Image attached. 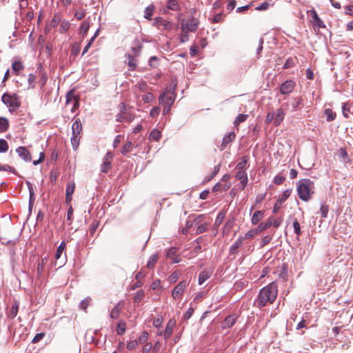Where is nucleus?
I'll list each match as a JSON object with an SVG mask.
<instances>
[{"instance_id":"nucleus-1","label":"nucleus","mask_w":353,"mask_h":353,"mask_svg":"<svg viewBox=\"0 0 353 353\" xmlns=\"http://www.w3.org/2000/svg\"><path fill=\"white\" fill-rule=\"evenodd\" d=\"M278 294V286L276 282H272L263 287L259 292L254 305L261 308L268 304H272L276 299Z\"/></svg>"},{"instance_id":"nucleus-2","label":"nucleus","mask_w":353,"mask_h":353,"mask_svg":"<svg viewBox=\"0 0 353 353\" xmlns=\"http://www.w3.org/2000/svg\"><path fill=\"white\" fill-rule=\"evenodd\" d=\"M299 197L303 201H309L314 193V183L308 179H302L296 183Z\"/></svg>"},{"instance_id":"nucleus-3","label":"nucleus","mask_w":353,"mask_h":353,"mask_svg":"<svg viewBox=\"0 0 353 353\" xmlns=\"http://www.w3.org/2000/svg\"><path fill=\"white\" fill-rule=\"evenodd\" d=\"M2 102L9 107L10 112L19 108L20 102L17 94H3L1 97Z\"/></svg>"},{"instance_id":"nucleus-4","label":"nucleus","mask_w":353,"mask_h":353,"mask_svg":"<svg viewBox=\"0 0 353 353\" xmlns=\"http://www.w3.org/2000/svg\"><path fill=\"white\" fill-rule=\"evenodd\" d=\"M174 90L175 87L166 89L159 98V104L172 105L175 100Z\"/></svg>"},{"instance_id":"nucleus-5","label":"nucleus","mask_w":353,"mask_h":353,"mask_svg":"<svg viewBox=\"0 0 353 353\" xmlns=\"http://www.w3.org/2000/svg\"><path fill=\"white\" fill-rule=\"evenodd\" d=\"M199 25V20L193 17L190 19H183L181 23V28L183 30L194 32L197 30Z\"/></svg>"},{"instance_id":"nucleus-6","label":"nucleus","mask_w":353,"mask_h":353,"mask_svg":"<svg viewBox=\"0 0 353 353\" xmlns=\"http://www.w3.org/2000/svg\"><path fill=\"white\" fill-rule=\"evenodd\" d=\"M188 286V282L186 281H181L174 288L172 292V296L174 299H181L185 289Z\"/></svg>"},{"instance_id":"nucleus-7","label":"nucleus","mask_w":353,"mask_h":353,"mask_svg":"<svg viewBox=\"0 0 353 353\" xmlns=\"http://www.w3.org/2000/svg\"><path fill=\"white\" fill-rule=\"evenodd\" d=\"M296 83L292 80H288L283 82L280 87V92L282 94H289L294 89Z\"/></svg>"},{"instance_id":"nucleus-8","label":"nucleus","mask_w":353,"mask_h":353,"mask_svg":"<svg viewBox=\"0 0 353 353\" xmlns=\"http://www.w3.org/2000/svg\"><path fill=\"white\" fill-rule=\"evenodd\" d=\"M16 152L19 157L25 161H30L32 159L31 154L26 147H18L16 149Z\"/></svg>"},{"instance_id":"nucleus-9","label":"nucleus","mask_w":353,"mask_h":353,"mask_svg":"<svg viewBox=\"0 0 353 353\" xmlns=\"http://www.w3.org/2000/svg\"><path fill=\"white\" fill-rule=\"evenodd\" d=\"M237 317L235 314L227 316L223 322L222 327L223 329L230 328L236 322Z\"/></svg>"},{"instance_id":"nucleus-10","label":"nucleus","mask_w":353,"mask_h":353,"mask_svg":"<svg viewBox=\"0 0 353 353\" xmlns=\"http://www.w3.org/2000/svg\"><path fill=\"white\" fill-rule=\"evenodd\" d=\"M175 324L176 321L174 319H170L167 323L165 330L163 333V336L165 339H169L172 336Z\"/></svg>"},{"instance_id":"nucleus-11","label":"nucleus","mask_w":353,"mask_h":353,"mask_svg":"<svg viewBox=\"0 0 353 353\" xmlns=\"http://www.w3.org/2000/svg\"><path fill=\"white\" fill-rule=\"evenodd\" d=\"M310 12L311 16L312 18V23L319 27V28H323L325 27L323 21L319 17L316 12L315 10L312 9L311 10L307 11V13Z\"/></svg>"},{"instance_id":"nucleus-12","label":"nucleus","mask_w":353,"mask_h":353,"mask_svg":"<svg viewBox=\"0 0 353 353\" xmlns=\"http://www.w3.org/2000/svg\"><path fill=\"white\" fill-rule=\"evenodd\" d=\"M166 256L168 259L172 260V262L174 263H179L181 261L179 256L176 254V249L175 248L169 249L166 252Z\"/></svg>"},{"instance_id":"nucleus-13","label":"nucleus","mask_w":353,"mask_h":353,"mask_svg":"<svg viewBox=\"0 0 353 353\" xmlns=\"http://www.w3.org/2000/svg\"><path fill=\"white\" fill-rule=\"evenodd\" d=\"M212 270L211 269H205L203 270L199 275V284L202 285L212 275Z\"/></svg>"},{"instance_id":"nucleus-14","label":"nucleus","mask_w":353,"mask_h":353,"mask_svg":"<svg viewBox=\"0 0 353 353\" xmlns=\"http://www.w3.org/2000/svg\"><path fill=\"white\" fill-rule=\"evenodd\" d=\"M75 190V184L74 183H69L67 185L65 190V201L69 203L72 201V195L74 193Z\"/></svg>"},{"instance_id":"nucleus-15","label":"nucleus","mask_w":353,"mask_h":353,"mask_svg":"<svg viewBox=\"0 0 353 353\" xmlns=\"http://www.w3.org/2000/svg\"><path fill=\"white\" fill-rule=\"evenodd\" d=\"M235 137H236V135H235L234 132H230L228 134H226L223 138L221 149L223 150L227 146L228 144L232 142L234 140Z\"/></svg>"},{"instance_id":"nucleus-16","label":"nucleus","mask_w":353,"mask_h":353,"mask_svg":"<svg viewBox=\"0 0 353 353\" xmlns=\"http://www.w3.org/2000/svg\"><path fill=\"white\" fill-rule=\"evenodd\" d=\"M274 125L278 126L283 121L285 117V112L282 108L276 110V114H274Z\"/></svg>"},{"instance_id":"nucleus-17","label":"nucleus","mask_w":353,"mask_h":353,"mask_svg":"<svg viewBox=\"0 0 353 353\" xmlns=\"http://www.w3.org/2000/svg\"><path fill=\"white\" fill-rule=\"evenodd\" d=\"M72 134H80L82 130V125L80 119H76L72 125Z\"/></svg>"},{"instance_id":"nucleus-18","label":"nucleus","mask_w":353,"mask_h":353,"mask_svg":"<svg viewBox=\"0 0 353 353\" xmlns=\"http://www.w3.org/2000/svg\"><path fill=\"white\" fill-rule=\"evenodd\" d=\"M243 241V238L242 236H239L238 239L230 248V252L231 254H236L239 248L242 245Z\"/></svg>"},{"instance_id":"nucleus-19","label":"nucleus","mask_w":353,"mask_h":353,"mask_svg":"<svg viewBox=\"0 0 353 353\" xmlns=\"http://www.w3.org/2000/svg\"><path fill=\"white\" fill-rule=\"evenodd\" d=\"M272 216L269 217L267 222L261 223L256 228V232L261 233V232L267 230L272 226Z\"/></svg>"},{"instance_id":"nucleus-20","label":"nucleus","mask_w":353,"mask_h":353,"mask_svg":"<svg viewBox=\"0 0 353 353\" xmlns=\"http://www.w3.org/2000/svg\"><path fill=\"white\" fill-rule=\"evenodd\" d=\"M126 62L130 70H134L136 69L137 65V61L132 55H127Z\"/></svg>"},{"instance_id":"nucleus-21","label":"nucleus","mask_w":353,"mask_h":353,"mask_svg":"<svg viewBox=\"0 0 353 353\" xmlns=\"http://www.w3.org/2000/svg\"><path fill=\"white\" fill-rule=\"evenodd\" d=\"M263 217V212L261 210L256 211L251 219V222L253 225H256Z\"/></svg>"},{"instance_id":"nucleus-22","label":"nucleus","mask_w":353,"mask_h":353,"mask_svg":"<svg viewBox=\"0 0 353 353\" xmlns=\"http://www.w3.org/2000/svg\"><path fill=\"white\" fill-rule=\"evenodd\" d=\"M126 330V323L123 320H119L117 325L116 332L118 335H123Z\"/></svg>"},{"instance_id":"nucleus-23","label":"nucleus","mask_w":353,"mask_h":353,"mask_svg":"<svg viewBox=\"0 0 353 353\" xmlns=\"http://www.w3.org/2000/svg\"><path fill=\"white\" fill-rule=\"evenodd\" d=\"M159 259V256L157 254H152L148 259L146 266L149 269H152L154 268L156 263Z\"/></svg>"},{"instance_id":"nucleus-24","label":"nucleus","mask_w":353,"mask_h":353,"mask_svg":"<svg viewBox=\"0 0 353 353\" xmlns=\"http://www.w3.org/2000/svg\"><path fill=\"white\" fill-rule=\"evenodd\" d=\"M9 128L8 120L3 117H0V133L5 132Z\"/></svg>"},{"instance_id":"nucleus-25","label":"nucleus","mask_w":353,"mask_h":353,"mask_svg":"<svg viewBox=\"0 0 353 353\" xmlns=\"http://www.w3.org/2000/svg\"><path fill=\"white\" fill-rule=\"evenodd\" d=\"M161 138V132L157 129H154L149 135V139L151 141H158Z\"/></svg>"},{"instance_id":"nucleus-26","label":"nucleus","mask_w":353,"mask_h":353,"mask_svg":"<svg viewBox=\"0 0 353 353\" xmlns=\"http://www.w3.org/2000/svg\"><path fill=\"white\" fill-rule=\"evenodd\" d=\"M167 8L170 10L176 11L180 9V6L176 0H169L167 2Z\"/></svg>"},{"instance_id":"nucleus-27","label":"nucleus","mask_w":353,"mask_h":353,"mask_svg":"<svg viewBox=\"0 0 353 353\" xmlns=\"http://www.w3.org/2000/svg\"><path fill=\"white\" fill-rule=\"evenodd\" d=\"M70 23L68 20H63L60 23L59 32L63 34L66 32L70 28Z\"/></svg>"},{"instance_id":"nucleus-28","label":"nucleus","mask_w":353,"mask_h":353,"mask_svg":"<svg viewBox=\"0 0 353 353\" xmlns=\"http://www.w3.org/2000/svg\"><path fill=\"white\" fill-rule=\"evenodd\" d=\"M292 190L290 189L285 190L283 191V194L279 197L278 203H280V205H282L283 202H285L290 196Z\"/></svg>"},{"instance_id":"nucleus-29","label":"nucleus","mask_w":353,"mask_h":353,"mask_svg":"<svg viewBox=\"0 0 353 353\" xmlns=\"http://www.w3.org/2000/svg\"><path fill=\"white\" fill-rule=\"evenodd\" d=\"M225 214H226L225 212H223V211H221L218 214V215L215 219V221H214L215 227H219L223 223V221L225 217Z\"/></svg>"},{"instance_id":"nucleus-30","label":"nucleus","mask_w":353,"mask_h":353,"mask_svg":"<svg viewBox=\"0 0 353 353\" xmlns=\"http://www.w3.org/2000/svg\"><path fill=\"white\" fill-rule=\"evenodd\" d=\"M351 110V105L349 102L343 103L342 105V112L345 118L349 117V113Z\"/></svg>"},{"instance_id":"nucleus-31","label":"nucleus","mask_w":353,"mask_h":353,"mask_svg":"<svg viewBox=\"0 0 353 353\" xmlns=\"http://www.w3.org/2000/svg\"><path fill=\"white\" fill-rule=\"evenodd\" d=\"M65 246H66L65 243L64 241H62L60 243V245H59V247L57 248L56 254H55V259L57 260L60 259L61 254H63V252L65 248Z\"/></svg>"},{"instance_id":"nucleus-32","label":"nucleus","mask_w":353,"mask_h":353,"mask_svg":"<svg viewBox=\"0 0 353 353\" xmlns=\"http://www.w3.org/2000/svg\"><path fill=\"white\" fill-rule=\"evenodd\" d=\"M248 157H243L242 158V160L238 163V164L236 165V170H246V165H247V163H248Z\"/></svg>"},{"instance_id":"nucleus-33","label":"nucleus","mask_w":353,"mask_h":353,"mask_svg":"<svg viewBox=\"0 0 353 353\" xmlns=\"http://www.w3.org/2000/svg\"><path fill=\"white\" fill-rule=\"evenodd\" d=\"M325 114L326 115V120L327 121H334L336 118V113L334 112L331 109L327 108L325 110Z\"/></svg>"},{"instance_id":"nucleus-34","label":"nucleus","mask_w":353,"mask_h":353,"mask_svg":"<svg viewBox=\"0 0 353 353\" xmlns=\"http://www.w3.org/2000/svg\"><path fill=\"white\" fill-rule=\"evenodd\" d=\"M154 7L153 5L148 6L144 10V17L148 19H151V17L153 14Z\"/></svg>"},{"instance_id":"nucleus-35","label":"nucleus","mask_w":353,"mask_h":353,"mask_svg":"<svg viewBox=\"0 0 353 353\" xmlns=\"http://www.w3.org/2000/svg\"><path fill=\"white\" fill-rule=\"evenodd\" d=\"M23 65L20 61H14L12 64L13 71L17 74L18 72L23 69Z\"/></svg>"},{"instance_id":"nucleus-36","label":"nucleus","mask_w":353,"mask_h":353,"mask_svg":"<svg viewBox=\"0 0 353 353\" xmlns=\"http://www.w3.org/2000/svg\"><path fill=\"white\" fill-rule=\"evenodd\" d=\"M90 24L87 21H83L80 27V34L85 35L89 30Z\"/></svg>"},{"instance_id":"nucleus-37","label":"nucleus","mask_w":353,"mask_h":353,"mask_svg":"<svg viewBox=\"0 0 353 353\" xmlns=\"http://www.w3.org/2000/svg\"><path fill=\"white\" fill-rule=\"evenodd\" d=\"M79 138L80 137L79 134H72L71 137V143L74 149H77L78 148L79 143Z\"/></svg>"},{"instance_id":"nucleus-38","label":"nucleus","mask_w":353,"mask_h":353,"mask_svg":"<svg viewBox=\"0 0 353 353\" xmlns=\"http://www.w3.org/2000/svg\"><path fill=\"white\" fill-rule=\"evenodd\" d=\"M248 118L247 114H239L234 121L235 125H238L240 123L244 122Z\"/></svg>"},{"instance_id":"nucleus-39","label":"nucleus","mask_w":353,"mask_h":353,"mask_svg":"<svg viewBox=\"0 0 353 353\" xmlns=\"http://www.w3.org/2000/svg\"><path fill=\"white\" fill-rule=\"evenodd\" d=\"M144 295H145V293H144L143 290H138L134 296V302L139 303L143 299Z\"/></svg>"},{"instance_id":"nucleus-40","label":"nucleus","mask_w":353,"mask_h":353,"mask_svg":"<svg viewBox=\"0 0 353 353\" xmlns=\"http://www.w3.org/2000/svg\"><path fill=\"white\" fill-rule=\"evenodd\" d=\"M111 167V161H108V160H103V163L101 167V171L103 172H108Z\"/></svg>"},{"instance_id":"nucleus-41","label":"nucleus","mask_w":353,"mask_h":353,"mask_svg":"<svg viewBox=\"0 0 353 353\" xmlns=\"http://www.w3.org/2000/svg\"><path fill=\"white\" fill-rule=\"evenodd\" d=\"M303 99L301 97L294 98L292 103L293 111H296L299 109V105L302 103Z\"/></svg>"},{"instance_id":"nucleus-42","label":"nucleus","mask_w":353,"mask_h":353,"mask_svg":"<svg viewBox=\"0 0 353 353\" xmlns=\"http://www.w3.org/2000/svg\"><path fill=\"white\" fill-rule=\"evenodd\" d=\"M259 232H256V228L254 230H249L248 232L245 233V236L243 237L244 239H250L254 238L256 235L259 234Z\"/></svg>"},{"instance_id":"nucleus-43","label":"nucleus","mask_w":353,"mask_h":353,"mask_svg":"<svg viewBox=\"0 0 353 353\" xmlns=\"http://www.w3.org/2000/svg\"><path fill=\"white\" fill-rule=\"evenodd\" d=\"M8 150V142L5 139H0V153L6 152Z\"/></svg>"},{"instance_id":"nucleus-44","label":"nucleus","mask_w":353,"mask_h":353,"mask_svg":"<svg viewBox=\"0 0 353 353\" xmlns=\"http://www.w3.org/2000/svg\"><path fill=\"white\" fill-rule=\"evenodd\" d=\"M236 179L238 180L248 179L246 170H237V172L236 174Z\"/></svg>"},{"instance_id":"nucleus-45","label":"nucleus","mask_w":353,"mask_h":353,"mask_svg":"<svg viewBox=\"0 0 353 353\" xmlns=\"http://www.w3.org/2000/svg\"><path fill=\"white\" fill-rule=\"evenodd\" d=\"M132 148V142L131 141H127L125 145L123 146L121 153L123 155H125L127 153H128Z\"/></svg>"},{"instance_id":"nucleus-46","label":"nucleus","mask_w":353,"mask_h":353,"mask_svg":"<svg viewBox=\"0 0 353 353\" xmlns=\"http://www.w3.org/2000/svg\"><path fill=\"white\" fill-rule=\"evenodd\" d=\"M0 240L1 243L5 244L6 245H14L17 243V239H12V240H8L5 237H0Z\"/></svg>"},{"instance_id":"nucleus-47","label":"nucleus","mask_w":353,"mask_h":353,"mask_svg":"<svg viewBox=\"0 0 353 353\" xmlns=\"http://www.w3.org/2000/svg\"><path fill=\"white\" fill-rule=\"evenodd\" d=\"M90 301H91V299L90 297H87L85 299H83V301H81V302L80 303V305H79L80 308L82 309L83 310L85 311L87 307H88V305H90Z\"/></svg>"},{"instance_id":"nucleus-48","label":"nucleus","mask_w":353,"mask_h":353,"mask_svg":"<svg viewBox=\"0 0 353 353\" xmlns=\"http://www.w3.org/2000/svg\"><path fill=\"white\" fill-rule=\"evenodd\" d=\"M294 65H295L294 59L290 57L286 60V61L283 65V68L288 69V68L294 67Z\"/></svg>"},{"instance_id":"nucleus-49","label":"nucleus","mask_w":353,"mask_h":353,"mask_svg":"<svg viewBox=\"0 0 353 353\" xmlns=\"http://www.w3.org/2000/svg\"><path fill=\"white\" fill-rule=\"evenodd\" d=\"M19 305L17 304L13 305L10 309L9 316L14 319L18 313Z\"/></svg>"},{"instance_id":"nucleus-50","label":"nucleus","mask_w":353,"mask_h":353,"mask_svg":"<svg viewBox=\"0 0 353 353\" xmlns=\"http://www.w3.org/2000/svg\"><path fill=\"white\" fill-rule=\"evenodd\" d=\"M131 119H132L130 117L126 116L125 114H124V113H119L117 115V121H120V122H122L124 121H130Z\"/></svg>"},{"instance_id":"nucleus-51","label":"nucleus","mask_w":353,"mask_h":353,"mask_svg":"<svg viewBox=\"0 0 353 353\" xmlns=\"http://www.w3.org/2000/svg\"><path fill=\"white\" fill-rule=\"evenodd\" d=\"M72 98H74V105L72 108V111L73 112L74 110V109L76 108V106L77 105L78 102L76 100V99L74 97L72 94L68 93V94L66 95V103H69L70 102V101L72 100Z\"/></svg>"},{"instance_id":"nucleus-52","label":"nucleus","mask_w":353,"mask_h":353,"mask_svg":"<svg viewBox=\"0 0 353 353\" xmlns=\"http://www.w3.org/2000/svg\"><path fill=\"white\" fill-rule=\"evenodd\" d=\"M179 272L175 271L170 275L168 280L170 283H173L177 281V279H179Z\"/></svg>"},{"instance_id":"nucleus-53","label":"nucleus","mask_w":353,"mask_h":353,"mask_svg":"<svg viewBox=\"0 0 353 353\" xmlns=\"http://www.w3.org/2000/svg\"><path fill=\"white\" fill-rule=\"evenodd\" d=\"M189 32H190L183 30V29H181V35H180V41L181 43H185L188 40V38H189L188 33Z\"/></svg>"},{"instance_id":"nucleus-54","label":"nucleus","mask_w":353,"mask_h":353,"mask_svg":"<svg viewBox=\"0 0 353 353\" xmlns=\"http://www.w3.org/2000/svg\"><path fill=\"white\" fill-rule=\"evenodd\" d=\"M142 48L141 45L139 42H137L133 46H132V51L134 52L135 56H137Z\"/></svg>"},{"instance_id":"nucleus-55","label":"nucleus","mask_w":353,"mask_h":353,"mask_svg":"<svg viewBox=\"0 0 353 353\" xmlns=\"http://www.w3.org/2000/svg\"><path fill=\"white\" fill-rule=\"evenodd\" d=\"M61 18L58 14H54L52 19L50 21V26L53 28L56 27L59 23H61Z\"/></svg>"},{"instance_id":"nucleus-56","label":"nucleus","mask_w":353,"mask_h":353,"mask_svg":"<svg viewBox=\"0 0 353 353\" xmlns=\"http://www.w3.org/2000/svg\"><path fill=\"white\" fill-rule=\"evenodd\" d=\"M120 312V309L118 307V305L115 306L110 312V317L112 319H117L119 317Z\"/></svg>"},{"instance_id":"nucleus-57","label":"nucleus","mask_w":353,"mask_h":353,"mask_svg":"<svg viewBox=\"0 0 353 353\" xmlns=\"http://www.w3.org/2000/svg\"><path fill=\"white\" fill-rule=\"evenodd\" d=\"M148 336H149L148 332H146V331H144L143 332H142L141 336L139 337L138 342L140 343H146V341L148 339Z\"/></svg>"},{"instance_id":"nucleus-58","label":"nucleus","mask_w":353,"mask_h":353,"mask_svg":"<svg viewBox=\"0 0 353 353\" xmlns=\"http://www.w3.org/2000/svg\"><path fill=\"white\" fill-rule=\"evenodd\" d=\"M293 227L294 230V232L297 236H299L301 234V230L299 223L296 219L293 221Z\"/></svg>"},{"instance_id":"nucleus-59","label":"nucleus","mask_w":353,"mask_h":353,"mask_svg":"<svg viewBox=\"0 0 353 353\" xmlns=\"http://www.w3.org/2000/svg\"><path fill=\"white\" fill-rule=\"evenodd\" d=\"M329 211V208L327 205H322L320 208V212L321 214V216L323 218H326L327 216V213Z\"/></svg>"},{"instance_id":"nucleus-60","label":"nucleus","mask_w":353,"mask_h":353,"mask_svg":"<svg viewBox=\"0 0 353 353\" xmlns=\"http://www.w3.org/2000/svg\"><path fill=\"white\" fill-rule=\"evenodd\" d=\"M208 223H203L198 226L196 233L197 234L203 233L208 230Z\"/></svg>"},{"instance_id":"nucleus-61","label":"nucleus","mask_w":353,"mask_h":353,"mask_svg":"<svg viewBox=\"0 0 353 353\" xmlns=\"http://www.w3.org/2000/svg\"><path fill=\"white\" fill-rule=\"evenodd\" d=\"M36 80V77L33 74H30L28 75V81L29 84V87L31 88H34V82Z\"/></svg>"},{"instance_id":"nucleus-62","label":"nucleus","mask_w":353,"mask_h":353,"mask_svg":"<svg viewBox=\"0 0 353 353\" xmlns=\"http://www.w3.org/2000/svg\"><path fill=\"white\" fill-rule=\"evenodd\" d=\"M270 3L268 1H265L262 3H261L259 6L256 7L257 10H265L270 6Z\"/></svg>"},{"instance_id":"nucleus-63","label":"nucleus","mask_w":353,"mask_h":353,"mask_svg":"<svg viewBox=\"0 0 353 353\" xmlns=\"http://www.w3.org/2000/svg\"><path fill=\"white\" fill-rule=\"evenodd\" d=\"M283 222L282 218H278L276 219H274V218L272 216V225H273L274 228H279Z\"/></svg>"},{"instance_id":"nucleus-64","label":"nucleus","mask_w":353,"mask_h":353,"mask_svg":"<svg viewBox=\"0 0 353 353\" xmlns=\"http://www.w3.org/2000/svg\"><path fill=\"white\" fill-rule=\"evenodd\" d=\"M136 87L139 88L140 91H145L147 90L148 85L145 81H139L136 85Z\"/></svg>"}]
</instances>
